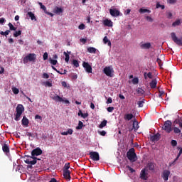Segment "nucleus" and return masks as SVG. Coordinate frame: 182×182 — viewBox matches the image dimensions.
Returning a JSON list of instances; mask_svg holds the SVG:
<instances>
[{"label": "nucleus", "mask_w": 182, "mask_h": 182, "mask_svg": "<svg viewBox=\"0 0 182 182\" xmlns=\"http://www.w3.org/2000/svg\"><path fill=\"white\" fill-rule=\"evenodd\" d=\"M16 114L14 120H16V122H19V118L21 117L23 112H25V108L23 107V105L21 104L18 105L16 108Z\"/></svg>", "instance_id": "nucleus-1"}, {"label": "nucleus", "mask_w": 182, "mask_h": 182, "mask_svg": "<svg viewBox=\"0 0 182 182\" xmlns=\"http://www.w3.org/2000/svg\"><path fill=\"white\" fill-rule=\"evenodd\" d=\"M127 157L130 161H136L137 160V155H136L134 148L129 149V151L127 152Z\"/></svg>", "instance_id": "nucleus-2"}, {"label": "nucleus", "mask_w": 182, "mask_h": 182, "mask_svg": "<svg viewBox=\"0 0 182 182\" xmlns=\"http://www.w3.org/2000/svg\"><path fill=\"white\" fill-rule=\"evenodd\" d=\"M171 126H173V123H171V121L167 120L164 122L162 130H164L166 133H171L173 131V128H171Z\"/></svg>", "instance_id": "nucleus-3"}, {"label": "nucleus", "mask_w": 182, "mask_h": 182, "mask_svg": "<svg viewBox=\"0 0 182 182\" xmlns=\"http://www.w3.org/2000/svg\"><path fill=\"white\" fill-rule=\"evenodd\" d=\"M36 60V54L29 53L23 58V63H28V62H35Z\"/></svg>", "instance_id": "nucleus-4"}, {"label": "nucleus", "mask_w": 182, "mask_h": 182, "mask_svg": "<svg viewBox=\"0 0 182 182\" xmlns=\"http://www.w3.org/2000/svg\"><path fill=\"white\" fill-rule=\"evenodd\" d=\"M171 36L174 43H176L178 46H182V37L178 38L174 32L171 33Z\"/></svg>", "instance_id": "nucleus-5"}, {"label": "nucleus", "mask_w": 182, "mask_h": 182, "mask_svg": "<svg viewBox=\"0 0 182 182\" xmlns=\"http://www.w3.org/2000/svg\"><path fill=\"white\" fill-rule=\"evenodd\" d=\"M103 72L106 76H109V77H113V73H114V70L112 66H107L104 68Z\"/></svg>", "instance_id": "nucleus-6"}, {"label": "nucleus", "mask_w": 182, "mask_h": 182, "mask_svg": "<svg viewBox=\"0 0 182 182\" xmlns=\"http://www.w3.org/2000/svg\"><path fill=\"white\" fill-rule=\"evenodd\" d=\"M38 160H41V159H38V158L33 157V156H30V159H27L24 161L26 164L35 166V164H36Z\"/></svg>", "instance_id": "nucleus-7"}, {"label": "nucleus", "mask_w": 182, "mask_h": 182, "mask_svg": "<svg viewBox=\"0 0 182 182\" xmlns=\"http://www.w3.org/2000/svg\"><path fill=\"white\" fill-rule=\"evenodd\" d=\"M90 157L92 160H93V161H99V160H100L99 152H97V151L90 152Z\"/></svg>", "instance_id": "nucleus-8"}, {"label": "nucleus", "mask_w": 182, "mask_h": 182, "mask_svg": "<svg viewBox=\"0 0 182 182\" xmlns=\"http://www.w3.org/2000/svg\"><path fill=\"white\" fill-rule=\"evenodd\" d=\"M42 153H43V151L42 149H41V148H36L31 151V157H35V156H41Z\"/></svg>", "instance_id": "nucleus-9"}, {"label": "nucleus", "mask_w": 182, "mask_h": 182, "mask_svg": "<svg viewBox=\"0 0 182 182\" xmlns=\"http://www.w3.org/2000/svg\"><path fill=\"white\" fill-rule=\"evenodd\" d=\"M146 171H147V169H146V168H143L141 171L140 178H141V180H147L148 178L147 176L149 173Z\"/></svg>", "instance_id": "nucleus-10"}, {"label": "nucleus", "mask_w": 182, "mask_h": 182, "mask_svg": "<svg viewBox=\"0 0 182 182\" xmlns=\"http://www.w3.org/2000/svg\"><path fill=\"white\" fill-rule=\"evenodd\" d=\"M82 66L85 69L87 73H92V66L89 65V63L83 62Z\"/></svg>", "instance_id": "nucleus-11"}, {"label": "nucleus", "mask_w": 182, "mask_h": 182, "mask_svg": "<svg viewBox=\"0 0 182 182\" xmlns=\"http://www.w3.org/2000/svg\"><path fill=\"white\" fill-rule=\"evenodd\" d=\"M109 14L111 16L117 17L120 15V11L117 10V9H109Z\"/></svg>", "instance_id": "nucleus-12"}, {"label": "nucleus", "mask_w": 182, "mask_h": 182, "mask_svg": "<svg viewBox=\"0 0 182 182\" xmlns=\"http://www.w3.org/2000/svg\"><path fill=\"white\" fill-rule=\"evenodd\" d=\"M170 176V171L165 170L163 171L161 177L164 181H167L168 180V177Z\"/></svg>", "instance_id": "nucleus-13"}, {"label": "nucleus", "mask_w": 182, "mask_h": 182, "mask_svg": "<svg viewBox=\"0 0 182 182\" xmlns=\"http://www.w3.org/2000/svg\"><path fill=\"white\" fill-rule=\"evenodd\" d=\"M139 46L141 49H150L151 48V43H140Z\"/></svg>", "instance_id": "nucleus-14"}, {"label": "nucleus", "mask_w": 182, "mask_h": 182, "mask_svg": "<svg viewBox=\"0 0 182 182\" xmlns=\"http://www.w3.org/2000/svg\"><path fill=\"white\" fill-rule=\"evenodd\" d=\"M51 99H53V100H55V102H59L60 103L62 102H65V100H63V98H62L60 96L58 95L51 97Z\"/></svg>", "instance_id": "nucleus-15"}, {"label": "nucleus", "mask_w": 182, "mask_h": 182, "mask_svg": "<svg viewBox=\"0 0 182 182\" xmlns=\"http://www.w3.org/2000/svg\"><path fill=\"white\" fill-rule=\"evenodd\" d=\"M132 119H134V114H125L124 115V120L129 122V120H132Z\"/></svg>", "instance_id": "nucleus-16"}, {"label": "nucleus", "mask_w": 182, "mask_h": 182, "mask_svg": "<svg viewBox=\"0 0 182 182\" xmlns=\"http://www.w3.org/2000/svg\"><path fill=\"white\" fill-rule=\"evenodd\" d=\"M21 124L22 126H25L26 127H28L29 126V119L26 118V116H24L21 120Z\"/></svg>", "instance_id": "nucleus-17"}, {"label": "nucleus", "mask_w": 182, "mask_h": 182, "mask_svg": "<svg viewBox=\"0 0 182 182\" xmlns=\"http://www.w3.org/2000/svg\"><path fill=\"white\" fill-rule=\"evenodd\" d=\"M103 24L105 25V26H108L109 28H112V26H113V22L112 21V20L109 19L104 20Z\"/></svg>", "instance_id": "nucleus-18"}, {"label": "nucleus", "mask_w": 182, "mask_h": 182, "mask_svg": "<svg viewBox=\"0 0 182 182\" xmlns=\"http://www.w3.org/2000/svg\"><path fill=\"white\" fill-rule=\"evenodd\" d=\"M181 154H182V148L180 149L179 153L178 154V155H177L176 158L174 159V161L170 163L169 166H171H171H174V164H176V161H177V160H178V159H180V156H181Z\"/></svg>", "instance_id": "nucleus-19"}, {"label": "nucleus", "mask_w": 182, "mask_h": 182, "mask_svg": "<svg viewBox=\"0 0 182 182\" xmlns=\"http://www.w3.org/2000/svg\"><path fill=\"white\" fill-rule=\"evenodd\" d=\"M151 89H156L157 87V80L153 79L151 82L149 83Z\"/></svg>", "instance_id": "nucleus-20"}, {"label": "nucleus", "mask_w": 182, "mask_h": 182, "mask_svg": "<svg viewBox=\"0 0 182 182\" xmlns=\"http://www.w3.org/2000/svg\"><path fill=\"white\" fill-rule=\"evenodd\" d=\"M63 176L65 180H70V171H63Z\"/></svg>", "instance_id": "nucleus-21"}, {"label": "nucleus", "mask_w": 182, "mask_h": 182, "mask_svg": "<svg viewBox=\"0 0 182 182\" xmlns=\"http://www.w3.org/2000/svg\"><path fill=\"white\" fill-rule=\"evenodd\" d=\"M2 150H3L4 153H5V154H8L10 151L9 146H8V144H4V145L2 146Z\"/></svg>", "instance_id": "nucleus-22"}, {"label": "nucleus", "mask_w": 182, "mask_h": 182, "mask_svg": "<svg viewBox=\"0 0 182 182\" xmlns=\"http://www.w3.org/2000/svg\"><path fill=\"white\" fill-rule=\"evenodd\" d=\"M151 140L152 141H159L160 140V134H156L151 136Z\"/></svg>", "instance_id": "nucleus-23"}, {"label": "nucleus", "mask_w": 182, "mask_h": 182, "mask_svg": "<svg viewBox=\"0 0 182 182\" xmlns=\"http://www.w3.org/2000/svg\"><path fill=\"white\" fill-rule=\"evenodd\" d=\"M68 134L72 135L73 134V129H68L67 132H61L62 136H68Z\"/></svg>", "instance_id": "nucleus-24"}, {"label": "nucleus", "mask_w": 182, "mask_h": 182, "mask_svg": "<svg viewBox=\"0 0 182 182\" xmlns=\"http://www.w3.org/2000/svg\"><path fill=\"white\" fill-rule=\"evenodd\" d=\"M136 93L139 95V96H143V95H144V93L146 92L144 91V90H143L142 88L138 87L136 90Z\"/></svg>", "instance_id": "nucleus-25"}, {"label": "nucleus", "mask_w": 182, "mask_h": 182, "mask_svg": "<svg viewBox=\"0 0 182 182\" xmlns=\"http://www.w3.org/2000/svg\"><path fill=\"white\" fill-rule=\"evenodd\" d=\"M63 53L65 56V60L66 63H69V60L70 59V56L69 55H70V52L68 51V53H66V51H65Z\"/></svg>", "instance_id": "nucleus-26"}, {"label": "nucleus", "mask_w": 182, "mask_h": 182, "mask_svg": "<svg viewBox=\"0 0 182 182\" xmlns=\"http://www.w3.org/2000/svg\"><path fill=\"white\" fill-rule=\"evenodd\" d=\"M103 42L105 45L107 44L108 46H112V42L110 41V40H109V38H107V36L104 37Z\"/></svg>", "instance_id": "nucleus-27"}, {"label": "nucleus", "mask_w": 182, "mask_h": 182, "mask_svg": "<svg viewBox=\"0 0 182 182\" xmlns=\"http://www.w3.org/2000/svg\"><path fill=\"white\" fill-rule=\"evenodd\" d=\"M144 79H147V77H149V79H153V73L151 72H149L148 73H144Z\"/></svg>", "instance_id": "nucleus-28"}, {"label": "nucleus", "mask_w": 182, "mask_h": 182, "mask_svg": "<svg viewBox=\"0 0 182 182\" xmlns=\"http://www.w3.org/2000/svg\"><path fill=\"white\" fill-rule=\"evenodd\" d=\"M146 168L149 169L151 171H154V164L150 162L147 164Z\"/></svg>", "instance_id": "nucleus-29"}, {"label": "nucleus", "mask_w": 182, "mask_h": 182, "mask_svg": "<svg viewBox=\"0 0 182 182\" xmlns=\"http://www.w3.org/2000/svg\"><path fill=\"white\" fill-rule=\"evenodd\" d=\"M27 15H28L29 18H31V21H36V17H35V14L32 13V11H28L27 13Z\"/></svg>", "instance_id": "nucleus-30"}, {"label": "nucleus", "mask_w": 182, "mask_h": 182, "mask_svg": "<svg viewBox=\"0 0 182 182\" xmlns=\"http://www.w3.org/2000/svg\"><path fill=\"white\" fill-rule=\"evenodd\" d=\"M180 25H181V20L180 19H177L172 23V26H173L174 28L175 26H180Z\"/></svg>", "instance_id": "nucleus-31"}, {"label": "nucleus", "mask_w": 182, "mask_h": 182, "mask_svg": "<svg viewBox=\"0 0 182 182\" xmlns=\"http://www.w3.org/2000/svg\"><path fill=\"white\" fill-rule=\"evenodd\" d=\"M52 69H53V70H55V72H57V73H59L60 75H66V73L68 72L66 70H64V72H60V70H58V69H56V68H55L54 66H52Z\"/></svg>", "instance_id": "nucleus-32"}, {"label": "nucleus", "mask_w": 182, "mask_h": 182, "mask_svg": "<svg viewBox=\"0 0 182 182\" xmlns=\"http://www.w3.org/2000/svg\"><path fill=\"white\" fill-rule=\"evenodd\" d=\"M106 124H107V120L105 119L101 122L100 124L99 125V128L103 129V127H105Z\"/></svg>", "instance_id": "nucleus-33"}, {"label": "nucleus", "mask_w": 182, "mask_h": 182, "mask_svg": "<svg viewBox=\"0 0 182 182\" xmlns=\"http://www.w3.org/2000/svg\"><path fill=\"white\" fill-rule=\"evenodd\" d=\"M69 168H70V164L66 163L63 167V171H69Z\"/></svg>", "instance_id": "nucleus-34"}, {"label": "nucleus", "mask_w": 182, "mask_h": 182, "mask_svg": "<svg viewBox=\"0 0 182 182\" xmlns=\"http://www.w3.org/2000/svg\"><path fill=\"white\" fill-rule=\"evenodd\" d=\"M83 122H82V121H79L78 122V126L76 127V129L77 130H82V129H83Z\"/></svg>", "instance_id": "nucleus-35"}, {"label": "nucleus", "mask_w": 182, "mask_h": 182, "mask_svg": "<svg viewBox=\"0 0 182 182\" xmlns=\"http://www.w3.org/2000/svg\"><path fill=\"white\" fill-rule=\"evenodd\" d=\"M150 12H151V11L146 9H139L140 14H146V13L150 14Z\"/></svg>", "instance_id": "nucleus-36"}, {"label": "nucleus", "mask_w": 182, "mask_h": 182, "mask_svg": "<svg viewBox=\"0 0 182 182\" xmlns=\"http://www.w3.org/2000/svg\"><path fill=\"white\" fill-rule=\"evenodd\" d=\"M87 52H89V53H96V48L93 47H89L87 48Z\"/></svg>", "instance_id": "nucleus-37"}, {"label": "nucleus", "mask_w": 182, "mask_h": 182, "mask_svg": "<svg viewBox=\"0 0 182 182\" xmlns=\"http://www.w3.org/2000/svg\"><path fill=\"white\" fill-rule=\"evenodd\" d=\"M63 12V9L60 7H55V14H62Z\"/></svg>", "instance_id": "nucleus-38"}, {"label": "nucleus", "mask_w": 182, "mask_h": 182, "mask_svg": "<svg viewBox=\"0 0 182 182\" xmlns=\"http://www.w3.org/2000/svg\"><path fill=\"white\" fill-rule=\"evenodd\" d=\"M132 126H133V129H134V130L139 129V124L137 123V121H134V122H133Z\"/></svg>", "instance_id": "nucleus-39"}, {"label": "nucleus", "mask_w": 182, "mask_h": 182, "mask_svg": "<svg viewBox=\"0 0 182 182\" xmlns=\"http://www.w3.org/2000/svg\"><path fill=\"white\" fill-rule=\"evenodd\" d=\"M38 5L41 6V9H43L44 11L45 14H47L46 12V6L42 4V2H38Z\"/></svg>", "instance_id": "nucleus-40"}, {"label": "nucleus", "mask_w": 182, "mask_h": 182, "mask_svg": "<svg viewBox=\"0 0 182 182\" xmlns=\"http://www.w3.org/2000/svg\"><path fill=\"white\" fill-rule=\"evenodd\" d=\"M21 35H22V31L21 30L18 31H16L14 33V38H18V36H21Z\"/></svg>", "instance_id": "nucleus-41"}, {"label": "nucleus", "mask_w": 182, "mask_h": 182, "mask_svg": "<svg viewBox=\"0 0 182 182\" xmlns=\"http://www.w3.org/2000/svg\"><path fill=\"white\" fill-rule=\"evenodd\" d=\"M173 133H175V134H180V133H181V130H180V129H178V127H174Z\"/></svg>", "instance_id": "nucleus-42"}, {"label": "nucleus", "mask_w": 182, "mask_h": 182, "mask_svg": "<svg viewBox=\"0 0 182 182\" xmlns=\"http://www.w3.org/2000/svg\"><path fill=\"white\" fill-rule=\"evenodd\" d=\"M73 65L75 68H79V61H77V60H73Z\"/></svg>", "instance_id": "nucleus-43"}, {"label": "nucleus", "mask_w": 182, "mask_h": 182, "mask_svg": "<svg viewBox=\"0 0 182 182\" xmlns=\"http://www.w3.org/2000/svg\"><path fill=\"white\" fill-rule=\"evenodd\" d=\"M12 92L14 95H18L19 93V89L14 87L12 88Z\"/></svg>", "instance_id": "nucleus-44"}, {"label": "nucleus", "mask_w": 182, "mask_h": 182, "mask_svg": "<svg viewBox=\"0 0 182 182\" xmlns=\"http://www.w3.org/2000/svg\"><path fill=\"white\" fill-rule=\"evenodd\" d=\"M156 8V9L161 8V9H164V8H166V6L164 5L160 4V3H157Z\"/></svg>", "instance_id": "nucleus-45"}, {"label": "nucleus", "mask_w": 182, "mask_h": 182, "mask_svg": "<svg viewBox=\"0 0 182 182\" xmlns=\"http://www.w3.org/2000/svg\"><path fill=\"white\" fill-rule=\"evenodd\" d=\"M9 26L10 31H15L16 29V28L14 26V25L11 23H9Z\"/></svg>", "instance_id": "nucleus-46"}, {"label": "nucleus", "mask_w": 182, "mask_h": 182, "mask_svg": "<svg viewBox=\"0 0 182 182\" xmlns=\"http://www.w3.org/2000/svg\"><path fill=\"white\" fill-rule=\"evenodd\" d=\"M86 26L84 23H81L79 26H78V29H80V31H83V29H85Z\"/></svg>", "instance_id": "nucleus-47"}, {"label": "nucleus", "mask_w": 182, "mask_h": 182, "mask_svg": "<svg viewBox=\"0 0 182 182\" xmlns=\"http://www.w3.org/2000/svg\"><path fill=\"white\" fill-rule=\"evenodd\" d=\"M156 62L160 67L163 66V61H161L160 58H158L156 59Z\"/></svg>", "instance_id": "nucleus-48"}, {"label": "nucleus", "mask_w": 182, "mask_h": 182, "mask_svg": "<svg viewBox=\"0 0 182 182\" xmlns=\"http://www.w3.org/2000/svg\"><path fill=\"white\" fill-rule=\"evenodd\" d=\"M132 83H133V85H137V83H139V78L134 77V78L132 80Z\"/></svg>", "instance_id": "nucleus-49"}, {"label": "nucleus", "mask_w": 182, "mask_h": 182, "mask_svg": "<svg viewBox=\"0 0 182 182\" xmlns=\"http://www.w3.org/2000/svg\"><path fill=\"white\" fill-rule=\"evenodd\" d=\"M171 144L173 147H176V146H177V141L173 139L171 141Z\"/></svg>", "instance_id": "nucleus-50"}, {"label": "nucleus", "mask_w": 182, "mask_h": 182, "mask_svg": "<svg viewBox=\"0 0 182 182\" xmlns=\"http://www.w3.org/2000/svg\"><path fill=\"white\" fill-rule=\"evenodd\" d=\"M50 63H51V65H53L55 66V65L58 63V60L50 59Z\"/></svg>", "instance_id": "nucleus-51"}, {"label": "nucleus", "mask_w": 182, "mask_h": 182, "mask_svg": "<svg viewBox=\"0 0 182 182\" xmlns=\"http://www.w3.org/2000/svg\"><path fill=\"white\" fill-rule=\"evenodd\" d=\"M107 110L109 112V113H112V112L114 110V108L113 107H109L107 108Z\"/></svg>", "instance_id": "nucleus-52"}, {"label": "nucleus", "mask_w": 182, "mask_h": 182, "mask_svg": "<svg viewBox=\"0 0 182 182\" xmlns=\"http://www.w3.org/2000/svg\"><path fill=\"white\" fill-rule=\"evenodd\" d=\"M45 86H48V87H52V82H50L49 81H46L45 82Z\"/></svg>", "instance_id": "nucleus-53"}, {"label": "nucleus", "mask_w": 182, "mask_h": 182, "mask_svg": "<svg viewBox=\"0 0 182 182\" xmlns=\"http://www.w3.org/2000/svg\"><path fill=\"white\" fill-rule=\"evenodd\" d=\"M126 167L129 170L130 173H134V171H136L133 168L130 167V166H127Z\"/></svg>", "instance_id": "nucleus-54"}, {"label": "nucleus", "mask_w": 182, "mask_h": 182, "mask_svg": "<svg viewBox=\"0 0 182 182\" xmlns=\"http://www.w3.org/2000/svg\"><path fill=\"white\" fill-rule=\"evenodd\" d=\"M166 14L168 19H171V18H173V14H171V12H166Z\"/></svg>", "instance_id": "nucleus-55"}, {"label": "nucleus", "mask_w": 182, "mask_h": 182, "mask_svg": "<svg viewBox=\"0 0 182 182\" xmlns=\"http://www.w3.org/2000/svg\"><path fill=\"white\" fill-rule=\"evenodd\" d=\"M144 103V101H139L137 102V105L139 106V107H143V104Z\"/></svg>", "instance_id": "nucleus-56"}, {"label": "nucleus", "mask_w": 182, "mask_h": 182, "mask_svg": "<svg viewBox=\"0 0 182 182\" xmlns=\"http://www.w3.org/2000/svg\"><path fill=\"white\" fill-rule=\"evenodd\" d=\"M43 77L44 79H49V74H48V73H44L43 74Z\"/></svg>", "instance_id": "nucleus-57"}, {"label": "nucleus", "mask_w": 182, "mask_h": 182, "mask_svg": "<svg viewBox=\"0 0 182 182\" xmlns=\"http://www.w3.org/2000/svg\"><path fill=\"white\" fill-rule=\"evenodd\" d=\"M107 105L110 104V103H113V100L112 99V97H109L107 100Z\"/></svg>", "instance_id": "nucleus-58"}, {"label": "nucleus", "mask_w": 182, "mask_h": 182, "mask_svg": "<svg viewBox=\"0 0 182 182\" xmlns=\"http://www.w3.org/2000/svg\"><path fill=\"white\" fill-rule=\"evenodd\" d=\"M43 60H47L48 59V53H44L43 55Z\"/></svg>", "instance_id": "nucleus-59"}, {"label": "nucleus", "mask_w": 182, "mask_h": 182, "mask_svg": "<svg viewBox=\"0 0 182 182\" xmlns=\"http://www.w3.org/2000/svg\"><path fill=\"white\" fill-rule=\"evenodd\" d=\"M61 85H62L63 87H68V83H66L65 81H63L61 82Z\"/></svg>", "instance_id": "nucleus-60"}, {"label": "nucleus", "mask_w": 182, "mask_h": 182, "mask_svg": "<svg viewBox=\"0 0 182 182\" xmlns=\"http://www.w3.org/2000/svg\"><path fill=\"white\" fill-rule=\"evenodd\" d=\"M146 21H149V22H153V18L149 16L146 17Z\"/></svg>", "instance_id": "nucleus-61"}, {"label": "nucleus", "mask_w": 182, "mask_h": 182, "mask_svg": "<svg viewBox=\"0 0 182 182\" xmlns=\"http://www.w3.org/2000/svg\"><path fill=\"white\" fill-rule=\"evenodd\" d=\"M81 117H82V119H86V117H89V113L82 114V116Z\"/></svg>", "instance_id": "nucleus-62"}, {"label": "nucleus", "mask_w": 182, "mask_h": 182, "mask_svg": "<svg viewBox=\"0 0 182 182\" xmlns=\"http://www.w3.org/2000/svg\"><path fill=\"white\" fill-rule=\"evenodd\" d=\"M99 134H100V136H106V131L99 132Z\"/></svg>", "instance_id": "nucleus-63"}, {"label": "nucleus", "mask_w": 182, "mask_h": 182, "mask_svg": "<svg viewBox=\"0 0 182 182\" xmlns=\"http://www.w3.org/2000/svg\"><path fill=\"white\" fill-rule=\"evenodd\" d=\"M80 41L85 45V43H86L87 40L86 38H80Z\"/></svg>", "instance_id": "nucleus-64"}]
</instances>
